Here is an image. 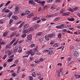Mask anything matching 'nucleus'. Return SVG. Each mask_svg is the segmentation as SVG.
Wrapping results in <instances>:
<instances>
[{
  "label": "nucleus",
  "mask_w": 80,
  "mask_h": 80,
  "mask_svg": "<svg viewBox=\"0 0 80 80\" xmlns=\"http://www.w3.org/2000/svg\"><path fill=\"white\" fill-rule=\"evenodd\" d=\"M18 7H16L15 8V11L14 12V14H18L20 12V11Z\"/></svg>",
  "instance_id": "f257e3e1"
},
{
  "label": "nucleus",
  "mask_w": 80,
  "mask_h": 80,
  "mask_svg": "<svg viewBox=\"0 0 80 80\" xmlns=\"http://www.w3.org/2000/svg\"><path fill=\"white\" fill-rule=\"evenodd\" d=\"M62 71H63V69H62V68H61L58 72V76H59V77H62Z\"/></svg>",
  "instance_id": "f03ea898"
},
{
  "label": "nucleus",
  "mask_w": 80,
  "mask_h": 80,
  "mask_svg": "<svg viewBox=\"0 0 80 80\" xmlns=\"http://www.w3.org/2000/svg\"><path fill=\"white\" fill-rule=\"evenodd\" d=\"M64 27V25L63 24H62L60 26H57L56 28L58 29H63Z\"/></svg>",
  "instance_id": "7ed1b4c3"
},
{
  "label": "nucleus",
  "mask_w": 80,
  "mask_h": 80,
  "mask_svg": "<svg viewBox=\"0 0 80 80\" xmlns=\"http://www.w3.org/2000/svg\"><path fill=\"white\" fill-rule=\"evenodd\" d=\"M27 39L28 40H30V41L32 40V35L29 34V35H28L27 36Z\"/></svg>",
  "instance_id": "20e7f679"
},
{
  "label": "nucleus",
  "mask_w": 80,
  "mask_h": 80,
  "mask_svg": "<svg viewBox=\"0 0 80 80\" xmlns=\"http://www.w3.org/2000/svg\"><path fill=\"white\" fill-rule=\"evenodd\" d=\"M74 55L76 57H78L80 55V54L77 51H76L74 53Z\"/></svg>",
  "instance_id": "39448f33"
},
{
  "label": "nucleus",
  "mask_w": 80,
  "mask_h": 80,
  "mask_svg": "<svg viewBox=\"0 0 80 80\" xmlns=\"http://www.w3.org/2000/svg\"><path fill=\"white\" fill-rule=\"evenodd\" d=\"M28 3L29 4H30V5H33L35 4V2H33V0H29Z\"/></svg>",
  "instance_id": "423d86ee"
},
{
  "label": "nucleus",
  "mask_w": 80,
  "mask_h": 80,
  "mask_svg": "<svg viewBox=\"0 0 80 80\" xmlns=\"http://www.w3.org/2000/svg\"><path fill=\"white\" fill-rule=\"evenodd\" d=\"M19 53H20L22 52V48L21 47H20L17 51Z\"/></svg>",
  "instance_id": "0eeeda50"
},
{
  "label": "nucleus",
  "mask_w": 80,
  "mask_h": 80,
  "mask_svg": "<svg viewBox=\"0 0 80 80\" xmlns=\"http://www.w3.org/2000/svg\"><path fill=\"white\" fill-rule=\"evenodd\" d=\"M33 16H34V13H32L28 15V16H27V18H31L32 17H33Z\"/></svg>",
  "instance_id": "6e6552de"
},
{
  "label": "nucleus",
  "mask_w": 80,
  "mask_h": 80,
  "mask_svg": "<svg viewBox=\"0 0 80 80\" xmlns=\"http://www.w3.org/2000/svg\"><path fill=\"white\" fill-rule=\"evenodd\" d=\"M12 18L13 19V20H18V17H17V16L16 15L12 16Z\"/></svg>",
  "instance_id": "1a4fd4ad"
},
{
  "label": "nucleus",
  "mask_w": 80,
  "mask_h": 80,
  "mask_svg": "<svg viewBox=\"0 0 80 80\" xmlns=\"http://www.w3.org/2000/svg\"><path fill=\"white\" fill-rule=\"evenodd\" d=\"M69 14L70 13L69 12H64L62 13V16H68V15H69Z\"/></svg>",
  "instance_id": "9d476101"
},
{
  "label": "nucleus",
  "mask_w": 80,
  "mask_h": 80,
  "mask_svg": "<svg viewBox=\"0 0 80 80\" xmlns=\"http://www.w3.org/2000/svg\"><path fill=\"white\" fill-rule=\"evenodd\" d=\"M45 38L46 40H47V41H48V40H50V38H49V36H48V35H46L45 36Z\"/></svg>",
  "instance_id": "9b49d317"
},
{
  "label": "nucleus",
  "mask_w": 80,
  "mask_h": 80,
  "mask_svg": "<svg viewBox=\"0 0 80 80\" xmlns=\"http://www.w3.org/2000/svg\"><path fill=\"white\" fill-rule=\"evenodd\" d=\"M7 34H8V32L6 31L3 33V36L5 37L7 35Z\"/></svg>",
  "instance_id": "f8f14e48"
},
{
  "label": "nucleus",
  "mask_w": 80,
  "mask_h": 80,
  "mask_svg": "<svg viewBox=\"0 0 80 80\" xmlns=\"http://www.w3.org/2000/svg\"><path fill=\"white\" fill-rule=\"evenodd\" d=\"M12 14H13V12H10L7 16L8 17L10 18L12 15Z\"/></svg>",
  "instance_id": "ddd939ff"
},
{
  "label": "nucleus",
  "mask_w": 80,
  "mask_h": 80,
  "mask_svg": "<svg viewBox=\"0 0 80 80\" xmlns=\"http://www.w3.org/2000/svg\"><path fill=\"white\" fill-rule=\"evenodd\" d=\"M11 47H12V46L9 44H8L6 46V48H11Z\"/></svg>",
  "instance_id": "4468645a"
},
{
  "label": "nucleus",
  "mask_w": 80,
  "mask_h": 80,
  "mask_svg": "<svg viewBox=\"0 0 80 80\" xmlns=\"http://www.w3.org/2000/svg\"><path fill=\"white\" fill-rule=\"evenodd\" d=\"M34 30V28L32 27L28 29V31H29V32H32V31H33Z\"/></svg>",
  "instance_id": "2eb2a0df"
},
{
  "label": "nucleus",
  "mask_w": 80,
  "mask_h": 80,
  "mask_svg": "<svg viewBox=\"0 0 80 80\" xmlns=\"http://www.w3.org/2000/svg\"><path fill=\"white\" fill-rule=\"evenodd\" d=\"M24 24V22H22V23L20 24L19 25L18 28H21L23 27V25Z\"/></svg>",
  "instance_id": "dca6fc26"
},
{
  "label": "nucleus",
  "mask_w": 80,
  "mask_h": 80,
  "mask_svg": "<svg viewBox=\"0 0 80 80\" xmlns=\"http://www.w3.org/2000/svg\"><path fill=\"white\" fill-rule=\"evenodd\" d=\"M59 45H60V43H57L54 44L53 47H58Z\"/></svg>",
  "instance_id": "f3484780"
},
{
  "label": "nucleus",
  "mask_w": 80,
  "mask_h": 80,
  "mask_svg": "<svg viewBox=\"0 0 80 80\" xmlns=\"http://www.w3.org/2000/svg\"><path fill=\"white\" fill-rule=\"evenodd\" d=\"M5 22V20H4V19H1L0 20V23L2 24V23H4Z\"/></svg>",
  "instance_id": "a211bd4d"
},
{
  "label": "nucleus",
  "mask_w": 80,
  "mask_h": 80,
  "mask_svg": "<svg viewBox=\"0 0 80 80\" xmlns=\"http://www.w3.org/2000/svg\"><path fill=\"white\" fill-rule=\"evenodd\" d=\"M68 20H69V21H74V19L73 18H68Z\"/></svg>",
  "instance_id": "6ab92c4d"
},
{
  "label": "nucleus",
  "mask_w": 80,
  "mask_h": 80,
  "mask_svg": "<svg viewBox=\"0 0 80 80\" xmlns=\"http://www.w3.org/2000/svg\"><path fill=\"white\" fill-rule=\"evenodd\" d=\"M18 50V48H15L14 49V53H15V54H16V53H17V52L18 51L17 50Z\"/></svg>",
  "instance_id": "aec40b11"
},
{
  "label": "nucleus",
  "mask_w": 80,
  "mask_h": 80,
  "mask_svg": "<svg viewBox=\"0 0 80 80\" xmlns=\"http://www.w3.org/2000/svg\"><path fill=\"white\" fill-rule=\"evenodd\" d=\"M74 76L76 78H80V75H77L76 74H75L74 75Z\"/></svg>",
  "instance_id": "412c9836"
},
{
  "label": "nucleus",
  "mask_w": 80,
  "mask_h": 80,
  "mask_svg": "<svg viewBox=\"0 0 80 80\" xmlns=\"http://www.w3.org/2000/svg\"><path fill=\"white\" fill-rule=\"evenodd\" d=\"M36 35L38 36H40V35H42V32H38L37 33Z\"/></svg>",
  "instance_id": "4be33fe9"
},
{
  "label": "nucleus",
  "mask_w": 80,
  "mask_h": 80,
  "mask_svg": "<svg viewBox=\"0 0 80 80\" xmlns=\"http://www.w3.org/2000/svg\"><path fill=\"white\" fill-rule=\"evenodd\" d=\"M16 35V33H13L10 36L11 38L13 37H15Z\"/></svg>",
  "instance_id": "5701e85b"
},
{
  "label": "nucleus",
  "mask_w": 80,
  "mask_h": 80,
  "mask_svg": "<svg viewBox=\"0 0 80 80\" xmlns=\"http://www.w3.org/2000/svg\"><path fill=\"white\" fill-rule=\"evenodd\" d=\"M73 11H77V10H78V7H76L75 8H73Z\"/></svg>",
  "instance_id": "b1692460"
},
{
  "label": "nucleus",
  "mask_w": 80,
  "mask_h": 80,
  "mask_svg": "<svg viewBox=\"0 0 80 80\" xmlns=\"http://www.w3.org/2000/svg\"><path fill=\"white\" fill-rule=\"evenodd\" d=\"M16 41V39H14L12 42H11L9 44L11 45H12L13 43H14V42Z\"/></svg>",
  "instance_id": "393cba45"
},
{
  "label": "nucleus",
  "mask_w": 80,
  "mask_h": 80,
  "mask_svg": "<svg viewBox=\"0 0 80 80\" xmlns=\"http://www.w3.org/2000/svg\"><path fill=\"white\" fill-rule=\"evenodd\" d=\"M22 32L23 33H27L28 32V30L27 29L24 30H23Z\"/></svg>",
  "instance_id": "a878e982"
},
{
  "label": "nucleus",
  "mask_w": 80,
  "mask_h": 80,
  "mask_svg": "<svg viewBox=\"0 0 80 80\" xmlns=\"http://www.w3.org/2000/svg\"><path fill=\"white\" fill-rule=\"evenodd\" d=\"M53 53H54V51L52 50V51L49 52L48 54V55H52V54Z\"/></svg>",
  "instance_id": "bb28decb"
},
{
  "label": "nucleus",
  "mask_w": 80,
  "mask_h": 80,
  "mask_svg": "<svg viewBox=\"0 0 80 80\" xmlns=\"http://www.w3.org/2000/svg\"><path fill=\"white\" fill-rule=\"evenodd\" d=\"M29 24H25V25L24 26V28H28V27H29Z\"/></svg>",
  "instance_id": "cd10ccee"
},
{
  "label": "nucleus",
  "mask_w": 80,
  "mask_h": 80,
  "mask_svg": "<svg viewBox=\"0 0 80 80\" xmlns=\"http://www.w3.org/2000/svg\"><path fill=\"white\" fill-rule=\"evenodd\" d=\"M62 35V34L61 33H58V38H61Z\"/></svg>",
  "instance_id": "c85d7f7f"
},
{
  "label": "nucleus",
  "mask_w": 80,
  "mask_h": 80,
  "mask_svg": "<svg viewBox=\"0 0 80 80\" xmlns=\"http://www.w3.org/2000/svg\"><path fill=\"white\" fill-rule=\"evenodd\" d=\"M72 56H70V57H69L68 58H67V60H68V62H70V60H71V59H72Z\"/></svg>",
  "instance_id": "c756f323"
},
{
  "label": "nucleus",
  "mask_w": 80,
  "mask_h": 80,
  "mask_svg": "<svg viewBox=\"0 0 80 80\" xmlns=\"http://www.w3.org/2000/svg\"><path fill=\"white\" fill-rule=\"evenodd\" d=\"M49 52V50L48 49H46L42 51L43 53H47V52Z\"/></svg>",
  "instance_id": "7c9ffc66"
},
{
  "label": "nucleus",
  "mask_w": 80,
  "mask_h": 80,
  "mask_svg": "<svg viewBox=\"0 0 80 80\" xmlns=\"http://www.w3.org/2000/svg\"><path fill=\"white\" fill-rule=\"evenodd\" d=\"M60 20V17H59L56 18L54 19V21H55V22L58 21V20Z\"/></svg>",
  "instance_id": "2f4dec72"
},
{
  "label": "nucleus",
  "mask_w": 80,
  "mask_h": 80,
  "mask_svg": "<svg viewBox=\"0 0 80 80\" xmlns=\"http://www.w3.org/2000/svg\"><path fill=\"white\" fill-rule=\"evenodd\" d=\"M13 60V58L9 59L7 60V62H12Z\"/></svg>",
  "instance_id": "473e14b6"
},
{
  "label": "nucleus",
  "mask_w": 80,
  "mask_h": 80,
  "mask_svg": "<svg viewBox=\"0 0 80 80\" xmlns=\"http://www.w3.org/2000/svg\"><path fill=\"white\" fill-rule=\"evenodd\" d=\"M23 34L22 35V36H21V37L22 38H25L26 37V36H27V34L23 33Z\"/></svg>",
  "instance_id": "72a5a7b5"
},
{
  "label": "nucleus",
  "mask_w": 80,
  "mask_h": 80,
  "mask_svg": "<svg viewBox=\"0 0 80 80\" xmlns=\"http://www.w3.org/2000/svg\"><path fill=\"white\" fill-rule=\"evenodd\" d=\"M13 22V20L12 19H11L9 20V24H12Z\"/></svg>",
  "instance_id": "f704fd0d"
},
{
  "label": "nucleus",
  "mask_w": 80,
  "mask_h": 80,
  "mask_svg": "<svg viewBox=\"0 0 80 80\" xmlns=\"http://www.w3.org/2000/svg\"><path fill=\"white\" fill-rule=\"evenodd\" d=\"M10 12V11L9 9H7L5 10L4 12H6V13H9Z\"/></svg>",
  "instance_id": "c9c22d12"
},
{
  "label": "nucleus",
  "mask_w": 80,
  "mask_h": 80,
  "mask_svg": "<svg viewBox=\"0 0 80 80\" xmlns=\"http://www.w3.org/2000/svg\"><path fill=\"white\" fill-rule=\"evenodd\" d=\"M35 44H32L31 45H30V47H31V48H32L33 47H35Z\"/></svg>",
  "instance_id": "e433bc0d"
},
{
  "label": "nucleus",
  "mask_w": 80,
  "mask_h": 80,
  "mask_svg": "<svg viewBox=\"0 0 80 80\" xmlns=\"http://www.w3.org/2000/svg\"><path fill=\"white\" fill-rule=\"evenodd\" d=\"M12 75L13 77H16V76H17V74H16V73L14 72V73H13L12 74Z\"/></svg>",
  "instance_id": "4c0bfd02"
},
{
  "label": "nucleus",
  "mask_w": 80,
  "mask_h": 80,
  "mask_svg": "<svg viewBox=\"0 0 80 80\" xmlns=\"http://www.w3.org/2000/svg\"><path fill=\"white\" fill-rule=\"evenodd\" d=\"M25 13H26V15H28V14L30 13V12L29 11H26Z\"/></svg>",
  "instance_id": "58836bf2"
},
{
  "label": "nucleus",
  "mask_w": 80,
  "mask_h": 80,
  "mask_svg": "<svg viewBox=\"0 0 80 80\" xmlns=\"http://www.w3.org/2000/svg\"><path fill=\"white\" fill-rule=\"evenodd\" d=\"M6 42H5V41L4 40L2 41L1 43V45H4V44Z\"/></svg>",
  "instance_id": "ea45409f"
},
{
  "label": "nucleus",
  "mask_w": 80,
  "mask_h": 80,
  "mask_svg": "<svg viewBox=\"0 0 80 80\" xmlns=\"http://www.w3.org/2000/svg\"><path fill=\"white\" fill-rule=\"evenodd\" d=\"M37 49H38V46H37L36 48L34 49V52H36L37 50Z\"/></svg>",
  "instance_id": "a19ab883"
},
{
  "label": "nucleus",
  "mask_w": 80,
  "mask_h": 80,
  "mask_svg": "<svg viewBox=\"0 0 80 80\" xmlns=\"http://www.w3.org/2000/svg\"><path fill=\"white\" fill-rule=\"evenodd\" d=\"M32 76L33 77H36V74H35V72H34L32 73Z\"/></svg>",
  "instance_id": "79ce46f5"
},
{
  "label": "nucleus",
  "mask_w": 80,
  "mask_h": 80,
  "mask_svg": "<svg viewBox=\"0 0 80 80\" xmlns=\"http://www.w3.org/2000/svg\"><path fill=\"white\" fill-rule=\"evenodd\" d=\"M53 1V0H47V2H48V3H51V2H52Z\"/></svg>",
  "instance_id": "37998d69"
},
{
  "label": "nucleus",
  "mask_w": 80,
  "mask_h": 80,
  "mask_svg": "<svg viewBox=\"0 0 80 80\" xmlns=\"http://www.w3.org/2000/svg\"><path fill=\"white\" fill-rule=\"evenodd\" d=\"M44 60V59L43 58H40V59H39V62H43V60Z\"/></svg>",
  "instance_id": "c03bdc74"
},
{
  "label": "nucleus",
  "mask_w": 80,
  "mask_h": 80,
  "mask_svg": "<svg viewBox=\"0 0 80 80\" xmlns=\"http://www.w3.org/2000/svg\"><path fill=\"white\" fill-rule=\"evenodd\" d=\"M42 10V8L41 7H40L38 10V12H40Z\"/></svg>",
  "instance_id": "a18cd8bd"
},
{
  "label": "nucleus",
  "mask_w": 80,
  "mask_h": 80,
  "mask_svg": "<svg viewBox=\"0 0 80 80\" xmlns=\"http://www.w3.org/2000/svg\"><path fill=\"white\" fill-rule=\"evenodd\" d=\"M62 2V0H56L55 1V2L56 3H58V2Z\"/></svg>",
  "instance_id": "49530a36"
},
{
  "label": "nucleus",
  "mask_w": 80,
  "mask_h": 80,
  "mask_svg": "<svg viewBox=\"0 0 80 80\" xmlns=\"http://www.w3.org/2000/svg\"><path fill=\"white\" fill-rule=\"evenodd\" d=\"M6 8H7V7H5L2 10V13H3L5 11V10H6Z\"/></svg>",
  "instance_id": "de8ad7c7"
},
{
  "label": "nucleus",
  "mask_w": 80,
  "mask_h": 80,
  "mask_svg": "<svg viewBox=\"0 0 80 80\" xmlns=\"http://www.w3.org/2000/svg\"><path fill=\"white\" fill-rule=\"evenodd\" d=\"M41 5L42 6H43L44 5V3H45V1H43L42 2H41Z\"/></svg>",
  "instance_id": "09e8293b"
},
{
  "label": "nucleus",
  "mask_w": 80,
  "mask_h": 80,
  "mask_svg": "<svg viewBox=\"0 0 80 80\" xmlns=\"http://www.w3.org/2000/svg\"><path fill=\"white\" fill-rule=\"evenodd\" d=\"M64 12V10L63 9H62V10H61V11L59 12V13L60 14L62 13H63V12Z\"/></svg>",
  "instance_id": "8fccbe9b"
},
{
  "label": "nucleus",
  "mask_w": 80,
  "mask_h": 80,
  "mask_svg": "<svg viewBox=\"0 0 80 80\" xmlns=\"http://www.w3.org/2000/svg\"><path fill=\"white\" fill-rule=\"evenodd\" d=\"M69 10V11H70V12H74L73 10V8H70Z\"/></svg>",
  "instance_id": "3c124183"
},
{
  "label": "nucleus",
  "mask_w": 80,
  "mask_h": 80,
  "mask_svg": "<svg viewBox=\"0 0 80 80\" xmlns=\"http://www.w3.org/2000/svg\"><path fill=\"white\" fill-rule=\"evenodd\" d=\"M34 62L36 63H40V61H39L36 60L34 61Z\"/></svg>",
  "instance_id": "603ef678"
},
{
  "label": "nucleus",
  "mask_w": 80,
  "mask_h": 80,
  "mask_svg": "<svg viewBox=\"0 0 80 80\" xmlns=\"http://www.w3.org/2000/svg\"><path fill=\"white\" fill-rule=\"evenodd\" d=\"M12 54V51H10L9 52V53L8 54V55L9 56H10V55H11Z\"/></svg>",
  "instance_id": "864d4df0"
},
{
  "label": "nucleus",
  "mask_w": 80,
  "mask_h": 80,
  "mask_svg": "<svg viewBox=\"0 0 80 80\" xmlns=\"http://www.w3.org/2000/svg\"><path fill=\"white\" fill-rule=\"evenodd\" d=\"M37 3H42V2L41 1L39 0H37Z\"/></svg>",
  "instance_id": "5fc2aeb1"
},
{
  "label": "nucleus",
  "mask_w": 80,
  "mask_h": 80,
  "mask_svg": "<svg viewBox=\"0 0 80 80\" xmlns=\"http://www.w3.org/2000/svg\"><path fill=\"white\" fill-rule=\"evenodd\" d=\"M25 15H26V14L25 13L23 12L21 14V16H22V17H23V16H25Z\"/></svg>",
  "instance_id": "6e6d98bb"
},
{
  "label": "nucleus",
  "mask_w": 80,
  "mask_h": 80,
  "mask_svg": "<svg viewBox=\"0 0 80 80\" xmlns=\"http://www.w3.org/2000/svg\"><path fill=\"white\" fill-rule=\"evenodd\" d=\"M7 56L6 55H5L3 57V58L4 60H5L6 58H7Z\"/></svg>",
  "instance_id": "4d7b16f0"
},
{
  "label": "nucleus",
  "mask_w": 80,
  "mask_h": 80,
  "mask_svg": "<svg viewBox=\"0 0 80 80\" xmlns=\"http://www.w3.org/2000/svg\"><path fill=\"white\" fill-rule=\"evenodd\" d=\"M52 9V10H54L55 9V6L54 5H53L51 7Z\"/></svg>",
  "instance_id": "13d9d810"
},
{
  "label": "nucleus",
  "mask_w": 80,
  "mask_h": 80,
  "mask_svg": "<svg viewBox=\"0 0 80 80\" xmlns=\"http://www.w3.org/2000/svg\"><path fill=\"white\" fill-rule=\"evenodd\" d=\"M62 31L63 32H67V29H63Z\"/></svg>",
  "instance_id": "bf43d9fd"
},
{
  "label": "nucleus",
  "mask_w": 80,
  "mask_h": 80,
  "mask_svg": "<svg viewBox=\"0 0 80 80\" xmlns=\"http://www.w3.org/2000/svg\"><path fill=\"white\" fill-rule=\"evenodd\" d=\"M58 13H55L53 15V16H54V17H56V16H57L58 15Z\"/></svg>",
  "instance_id": "052dcab7"
},
{
  "label": "nucleus",
  "mask_w": 80,
  "mask_h": 80,
  "mask_svg": "<svg viewBox=\"0 0 80 80\" xmlns=\"http://www.w3.org/2000/svg\"><path fill=\"white\" fill-rule=\"evenodd\" d=\"M5 5V3H3L1 5H0V8H1V7H2L3 5Z\"/></svg>",
  "instance_id": "680f3d73"
},
{
  "label": "nucleus",
  "mask_w": 80,
  "mask_h": 80,
  "mask_svg": "<svg viewBox=\"0 0 80 80\" xmlns=\"http://www.w3.org/2000/svg\"><path fill=\"white\" fill-rule=\"evenodd\" d=\"M31 55L32 56L33 55H35V52H32L31 53H30Z\"/></svg>",
  "instance_id": "e2e57ef3"
},
{
  "label": "nucleus",
  "mask_w": 80,
  "mask_h": 80,
  "mask_svg": "<svg viewBox=\"0 0 80 80\" xmlns=\"http://www.w3.org/2000/svg\"><path fill=\"white\" fill-rule=\"evenodd\" d=\"M57 65L58 66H59V65H60L61 67H62V63H58L57 64Z\"/></svg>",
  "instance_id": "0e129e2a"
},
{
  "label": "nucleus",
  "mask_w": 80,
  "mask_h": 80,
  "mask_svg": "<svg viewBox=\"0 0 80 80\" xmlns=\"http://www.w3.org/2000/svg\"><path fill=\"white\" fill-rule=\"evenodd\" d=\"M18 60H16L15 61V63H16V64H17L18 63Z\"/></svg>",
  "instance_id": "69168bd1"
},
{
  "label": "nucleus",
  "mask_w": 80,
  "mask_h": 80,
  "mask_svg": "<svg viewBox=\"0 0 80 80\" xmlns=\"http://www.w3.org/2000/svg\"><path fill=\"white\" fill-rule=\"evenodd\" d=\"M41 22V20L39 19L37 21V23H39L40 22Z\"/></svg>",
  "instance_id": "338daca9"
},
{
  "label": "nucleus",
  "mask_w": 80,
  "mask_h": 80,
  "mask_svg": "<svg viewBox=\"0 0 80 80\" xmlns=\"http://www.w3.org/2000/svg\"><path fill=\"white\" fill-rule=\"evenodd\" d=\"M40 52H38V51H37L36 52L37 55H40Z\"/></svg>",
  "instance_id": "774afa93"
}]
</instances>
